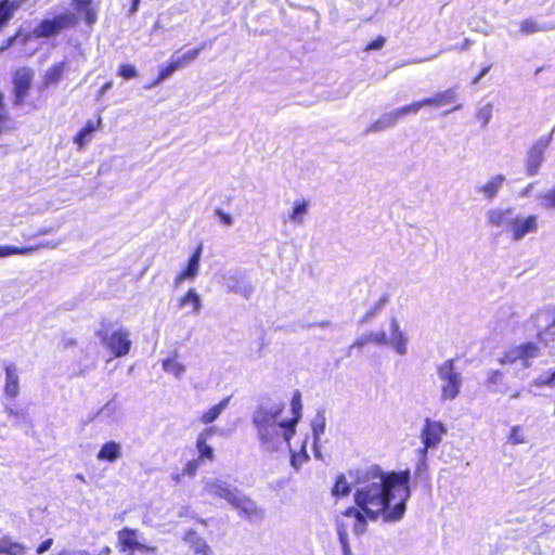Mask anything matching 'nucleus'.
I'll use <instances>...</instances> for the list:
<instances>
[{"mask_svg": "<svg viewBox=\"0 0 555 555\" xmlns=\"http://www.w3.org/2000/svg\"><path fill=\"white\" fill-rule=\"evenodd\" d=\"M215 433V427H208L198 434L196 439V449L198 451L199 462L203 460L212 461L215 457L214 450L207 444V439Z\"/></svg>", "mask_w": 555, "mask_h": 555, "instance_id": "22", "label": "nucleus"}, {"mask_svg": "<svg viewBox=\"0 0 555 555\" xmlns=\"http://www.w3.org/2000/svg\"><path fill=\"white\" fill-rule=\"evenodd\" d=\"M387 301H388V296L384 295L367 311H373L374 315H375L379 310H382L384 308V306L387 304Z\"/></svg>", "mask_w": 555, "mask_h": 555, "instance_id": "55", "label": "nucleus"}, {"mask_svg": "<svg viewBox=\"0 0 555 555\" xmlns=\"http://www.w3.org/2000/svg\"><path fill=\"white\" fill-rule=\"evenodd\" d=\"M487 222L491 227L500 228L515 242L522 241L527 235L538 232V216L522 215L514 207H494L486 214Z\"/></svg>", "mask_w": 555, "mask_h": 555, "instance_id": "3", "label": "nucleus"}, {"mask_svg": "<svg viewBox=\"0 0 555 555\" xmlns=\"http://www.w3.org/2000/svg\"><path fill=\"white\" fill-rule=\"evenodd\" d=\"M457 100L456 92L453 89H448L443 92H438L431 98L424 99L422 101H417L412 103L413 105H417V112L426 105L434 106H443L455 103Z\"/></svg>", "mask_w": 555, "mask_h": 555, "instance_id": "19", "label": "nucleus"}, {"mask_svg": "<svg viewBox=\"0 0 555 555\" xmlns=\"http://www.w3.org/2000/svg\"><path fill=\"white\" fill-rule=\"evenodd\" d=\"M27 0H1L0 1V29L4 27L10 20L14 16V13L24 4Z\"/></svg>", "mask_w": 555, "mask_h": 555, "instance_id": "26", "label": "nucleus"}, {"mask_svg": "<svg viewBox=\"0 0 555 555\" xmlns=\"http://www.w3.org/2000/svg\"><path fill=\"white\" fill-rule=\"evenodd\" d=\"M543 386H546V383H545V377H544V373L540 374L539 376H537L530 384H529V387H528V391L529 392H533V388H540V387H543Z\"/></svg>", "mask_w": 555, "mask_h": 555, "instance_id": "53", "label": "nucleus"}, {"mask_svg": "<svg viewBox=\"0 0 555 555\" xmlns=\"http://www.w3.org/2000/svg\"><path fill=\"white\" fill-rule=\"evenodd\" d=\"M292 410H293V413L295 414V417H297V416L300 417L301 403H300V393L299 392L295 393L292 399Z\"/></svg>", "mask_w": 555, "mask_h": 555, "instance_id": "54", "label": "nucleus"}, {"mask_svg": "<svg viewBox=\"0 0 555 555\" xmlns=\"http://www.w3.org/2000/svg\"><path fill=\"white\" fill-rule=\"evenodd\" d=\"M349 492H350L349 483L347 482L345 476L340 475L336 479V482L332 489V493L335 496H339V495L344 496V495L349 494Z\"/></svg>", "mask_w": 555, "mask_h": 555, "instance_id": "43", "label": "nucleus"}, {"mask_svg": "<svg viewBox=\"0 0 555 555\" xmlns=\"http://www.w3.org/2000/svg\"><path fill=\"white\" fill-rule=\"evenodd\" d=\"M118 75L125 79H131V78L137 77L138 72L134 66L124 64L119 67Z\"/></svg>", "mask_w": 555, "mask_h": 555, "instance_id": "48", "label": "nucleus"}, {"mask_svg": "<svg viewBox=\"0 0 555 555\" xmlns=\"http://www.w3.org/2000/svg\"><path fill=\"white\" fill-rule=\"evenodd\" d=\"M309 212L308 201H297L294 203L292 211L288 214V220L296 224L301 225L305 222V218Z\"/></svg>", "mask_w": 555, "mask_h": 555, "instance_id": "30", "label": "nucleus"}, {"mask_svg": "<svg viewBox=\"0 0 555 555\" xmlns=\"http://www.w3.org/2000/svg\"><path fill=\"white\" fill-rule=\"evenodd\" d=\"M184 541L190 544L195 555H212L210 546L194 530L185 533Z\"/></svg>", "mask_w": 555, "mask_h": 555, "instance_id": "24", "label": "nucleus"}, {"mask_svg": "<svg viewBox=\"0 0 555 555\" xmlns=\"http://www.w3.org/2000/svg\"><path fill=\"white\" fill-rule=\"evenodd\" d=\"M504 181L505 177L503 175H495L485 184L476 186V192L482 194L486 199L491 201L498 195Z\"/></svg>", "mask_w": 555, "mask_h": 555, "instance_id": "23", "label": "nucleus"}, {"mask_svg": "<svg viewBox=\"0 0 555 555\" xmlns=\"http://www.w3.org/2000/svg\"><path fill=\"white\" fill-rule=\"evenodd\" d=\"M309 461V455L305 451V447H302L301 453H293L291 457V464L292 466L298 470L305 463Z\"/></svg>", "mask_w": 555, "mask_h": 555, "instance_id": "45", "label": "nucleus"}, {"mask_svg": "<svg viewBox=\"0 0 555 555\" xmlns=\"http://www.w3.org/2000/svg\"><path fill=\"white\" fill-rule=\"evenodd\" d=\"M410 480L409 469L384 473L378 466H371L356 490L354 502L370 520L382 517L385 522H397L406 511Z\"/></svg>", "mask_w": 555, "mask_h": 555, "instance_id": "1", "label": "nucleus"}, {"mask_svg": "<svg viewBox=\"0 0 555 555\" xmlns=\"http://www.w3.org/2000/svg\"><path fill=\"white\" fill-rule=\"evenodd\" d=\"M230 397L222 399L218 404L211 406L201 416V422L205 425L214 423L221 413L228 408L230 403Z\"/></svg>", "mask_w": 555, "mask_h": 555, "instance_id": "31", "label": "nucleus"}, {"mask_svg": "<svg viewBox=\"0 0 555 555\" xmlns=\"http://www.w3.org/2000/svg\"><path fill=\"white\" fill-rule=\"evenodd\" d=\"M162 366L165 372L175 375L177 378H180L185 372V366L175 359L164 360Z\"/></svg>", "mask_w": 555, "mask_h": 555, "instance_id": "37", "label": "nucleus"}, {"mask_svg": "<svg viewBox=\"0 0 555 555\" xmlns=\"http://www.w3.org/2000/svg\"><path fill=\"white\" fill-rule=\"evenodd\" d=\"M178 69H179V67L171 59L170 63L166 67L160 69L157 79L151 86H149V88H152V87L158 85L159 82H162L163 80L169 78Z\"/></svg>", "mask_w": 555, "mask_h": 555, "instance_id": "44", "label": "nucleus"}, {"mask_svg": "<svg viewBox=\"0 0 555 555\" xmlns=\"http://www.w3.org/2000/svg\"><path fill=\"white\" fill-rule=\"evenodd\" d=\"M20 392L18 374L14 364L5 366L4 393L8 397L15 398Z\"/></svg>", "mask_w": 555, "mask_h": 555, "instance_id": "27", "label": "nucleus"}, {"mask_svg": "<svg viewBox=\"0 0 555 555\" xmlns=\"http://www.w3.org/2000/svg\"><path fill=\"white\" fill-rule=\"evenodd\" d=\"M440 382V400L453 401L457 398L463 386V375L455 369V360L449 359L437 366Z\"/></svg>", "mask_w": 555, "mask_h": 555, "instance_id": "5", "label": "nucleus"}, {"mask_svg": "<svg viewBox=\"0 0 555 555\" xmlns=\"http://www.w3.org/2000/svg\"><path fill=\"white\" fill-rule=\"evenodd\" d=\"M490 68H491V65H489V66H485V67L480 70L479 75H478L476 78H474L473 83H474V85L478 83V82L480 81V79H481L482 77H485V76L489 73Z\"/></svg>", "mask_w": 555, "mask_h": 555, "instance_id": "61", "label": "nucleus"}, {"mask_svg": "<svg viewBox=\"0 0 555 555\" xmlns=\"http://www.w3.org/2000/svg\"><path fill=\"white\" fill-rule=\"evenodd\" d=\"M34 247H15L10 245H0V258L10 257L12 255H28L34 251Z\"/></svg>", "mask_w": 555, "mask_h": 555, "instance_id": "39", "label": "nucleus"}, {"mask_svg": "<svg viewBox=\"0 0 555 555\" xmlns=\"http://www.w3.org/2000/svg\"><path fill=\"white\" fill-rule=\"evenodd\" d=\"M408 335L400 330V325L396 318L390 321V337L388 344L391 346L399 356H404L408 352Z\"/></svg>", "mask_w": 555, "mask_h": 555, "instance_id": "16", "label": "nucleus"}, {"mask_svg": "<svg viewBox=\"0 0 555 555\" xmlns=\"http://www.w3.org/2000/svg\"><path fill=\"white\" fill-rule=\"evenodd\" d=\"M500 377H501L500 371H492V372H490L489 382L496 384Z\"/></svg>", "mask_w": 555, "mask_h": 555, "instance_id": "63", "label": "nucleus"}, {"mask_svg": "<svg viewBox=\"0 0 555 555\" xmlns=\"http://www.w3.org/2000/svg\"><path fill=\"white\" fill-rule=\"evenodd\" d=\"M22 545L8 537L0 538V555H17V552L22 550Z\"/></svg>", "mask_w": 555, "mask_h": 555, "instance_id": "38", "label": "nucleus"}, {"mask_svg": "<svg viewBox=\"0 0 555 555\" xmlns=\"http://www.w3.org/2000/svg\"><path fill=\"white\" fill-rule=\"evenodd\" d=\"M427 453L426 449H417L416 456L417 462L415 465L414 476L416 478L423 479L426 477L428 464H427Z\"/></svg>", "mask_w": 555, "mask_h": 555, "instance_id": "34", "label": "nucleus"}, {"mask_svg": "<svg viewBox=\"0 0 555 555\" xmlns=\"http://www.w3.org/2000/svg\"><path fill=\"white\" fill-rule=\"evenodd\" d=\"M54 555H90V552L82 548H63Z\"/></svg>", "mask_w": 555, "mask_h": 555, "instance_id": "52", "label": "nucleus"}, {"mask_svg": "<svg viewBox=\"0 0 555 555\" xmlns=\"http://www.w3.org/2000/svg\"><path fill=\"white\" fill-rule=\"evenodd\" d=\"M446 434L447 428L441 422L426 418L421 431L422 449H426V452H428L429 449L437 448Z\"/></svg>", "mask_w": 555, "mask_h": 555, "instance_id": "11", "label": "nucleus"}, {"mask_svg": "<svg viewBox=\"0 0 555 555\" xmlns=\"http://www.w3.org/2000/svg\"><path fill=\"white\" fill-rule=\"evenodd\" d=\"M385 38L379 36L377 37L375 40H373L371 43H369L365 48V50L370 51V50H379L384 47L385 44Z\"/></svg>", "mask_w": 555, "mask_h": 555, "instance_id": "56", "label": "nucleus"}, {"mask_svg": "<svg viewBox=\"0 0 555 555\" xmlns=\"http://www.w3.org/2000/svg\"><path fill=\"white\" fill-rule=\"evenodd\" d=\"M66 68V62L62 61L49 67L43 76V81L46 86L57 83Z\"/></svg>", "mask_w": 555, "mask_h": 555, "instance_id": "32", "label": "nucleus"}, {"mask_svg": "<svg viewBox=\"0 0 555 555\" xmlns=\"http://www.w3.org/2000/svg\"><path fill=\"white\" fill-rule=\"evenodd\" d=\"M94 130V124L89 120L87 125L76 134L74 142L79 146V149H82L88 142H90Z\"/></svg>", "mask_w": 555, "mask_h": 555, "instance_id": "36", "label": "nucleus"}, {"mask_svg": "<svg viewBox=\"0 0 555 555\" xmlns=\"http://www.w3.org/2000/svg\"><path fill=\"white\" fill-rule=\"evenodd\" d=\"M178 307L183 309L185 307L192 308V313L197 314L202 310V298L195 288H190L185 295L179 298Z\"/></svg>", "mask_w": 555, "mask_h": 555, "instance_id": "28", "label": "nucleus"}, {"mask_svg": "<svg viewBox=\"0 0 555 555\" xmlns=\"http://www.w3.org/2000/svg\"><path fill=\"white\" fill-rule=\"evenodd\" d=\"M537 199L545 209H555V186L537 195Z\"/></svg>", "mask_w": 555, "mask_h": 555, "instance_id": "41", "label": "nucleus"}, {"mask_svg": "<svg viewBox=\"0 0 555 555\" xmlns=\"http://www.w3.org/2000/svg\"><path fill=\"white\" fill-rule=\"evenodd\" d=\"M553 29H555V23H540L534 18H527L520 23V31L522 35H531Z\"/></svg>", "mask_w": 555, "mask_h": 555, "instance_id": "29", "label": "nucleus"}, {"mask_svg": "<svg viewBox=\"0 0 555 555\" xmlns=\"http://www.w3.org/2000/svg\"><path fill=\"white\" fill-rule=\"evenodd\" d=\"M417 105H405L401 108H397L392 112L383 114L375 122H373L367 132H379L387 128L392 127L400 118L409 115L417 113Z\"/></svg>", "mask_w": 555, "mask_h": 555, "instance_id": "13", "label": "nucleus"}, {"mask_svg": "<svg viewBox=\"0 0 555 555\" xmlns=\"http://www.w3.org/2000/svg\"><path fill=\"white\" fill-rule=\"evenodd\" d=\"M508 441L512 444H521V443H526L527 442L526 437L521 433V429H520L519 426H514L512 428L511 434L508 436Z\"/></svg>", "mask_w": 555, "mask_h": 555, "instance_id": "46", "label": "nucleus"}, {"mask_svg": "<svg viewBox=\"0 0 555 555\" xmlns=\"http://www.w3.org/2000/svg\"><path fill=\"white\" fill-rule=\"evenodd\" d=\"M371 343V339L369 337V333L366 334H362L361 336H359L354 341L353 344L349 347V350H348V356L351 354V351L353 348H362L364 346H366L367 344Z\"/></svg>", "mask_w": 555, "mask_h": 555, "instance_id": "50", "label": "nucleus"}, {"mask_svg": "<svg viewBox=\"0 0 555 555\" xmlns=\"http://www.w3.org/2000/svg\"><path fill=\"white\" fill-rule=\"evenodd\" d=\"M285 404L282 401L266 400L258 404L251 414L260 448L264 452H276L283 444L289 446L291 438L299 416L292 420H280Z\"/></svg>", "mask_w": 555, "mask_h": 555, "instance_id": "2", "label": "nucleus"}, {"mask_svg": "<svg viewBox=\"0 0 555 555\" xmlns=\"http://www.w3.org/2000/svg\"><path fill=\"white\" fill-rule=\"evenodd\" d=\"M326 418L323 411H319L311 422L313 440L320 441L321 436L325 431Z\"/></svg>", "mask_w": 555, "mask_h": 555, "instance_id": "35", "label": "nucleus"}, {"mask_svg": "<svg viewBox=\"0 0 555 555\" xmlns=\"http://www.w3.org/2000/svg\"><path fill=\"white\" fill-rule=\"evenodd\" d=\"M554 131L555 129H553L548 135L538 139V141L528 151L526 157V171L528 176L532 177L539 172L544 160V152L553 139Z\"/></svg>", "mask_w": 555, "mask_h": 555, "instance_id": "10", "label": "nucleus"}, {"mask_svg": "<svg viewBox=\"0 0 555 555\" xmlns=\"http://www.w3.org/2000/svg\"><path fill=\"white\" fill-rule=\"evenodd\" d=\"M493 106L490 103L481 105L476 111V118L481 122L482 127H486L492 118Z\"/></svg>", "mask_w": 555, "mask_h": 555, "instance_id": "42", "label": "nucleus"}, {"mask_svg": "<svg viewBox=\"0 0 555 555\" xmlns=\"http://www.w3.org/2000/svg\"><path fill=\"white\" fill-rule=\"evenodd\" d=\"M345 527L346 524H343V520H337V534L339 542L341 544L343 554L351 555V548L348 542V533Z\"/></svg>", "mask_w": 555, "mask_h": 555, "instance_id": "40", "label": "nucleus"}, {"mask_svg": "<svg viewBox=\"0 0 555 555\" xmlns=\"http://www.w3.org/2000/svg\"><path fill=\"white\" fill-rule=\"evenodd\" d=\"M203 490L206 494L225 500L233 508L237 509L238 513L245 518L261 519L263 517V511L258 507L256 502L250 498L246 496L235 486L222 480L220 478H205L203 480Z\"/></svg>", "mask_w": 555, "mask_h": 555, "instance_id": "4", "label": "nucleus"}, {"mask_svg": "<svg viewBox=\"0 0 555 555\" xmlns=\"http://www.w3.org/2000/svg\"><path fill=\"white\" fill-rule=\"evenodd\" d=\"M222 285L228 292L238 294L245 299H249L254 293V286L245 272L237 269H231L222 275Z\"/></svg>", "mask_w": 555, "mask_h": 555, "instance_id": "9", "label": "nucleus"}, {"mask_svg": "<svg viewBox=\"0 0 555 555\" xmlns=\"http://www.w3.org/2000/svg\"><path fill=\"white\" fill-rule=\"evenodd\" d=\"M546 387L554 388L555 387V369L547 370L544 372Z\"/></svg>", "mask_w": 555, "mask_h": 555, "instance_id": "57", "label": "nucleus"}, {"mask_svg": "<svg viewBox=\"0 0 555 555\" xmlns=\"http://www.w3.org/2000/svg\"><path fill=\"white\" fill-rule=\"evenodd\" d=\"M113 86V82L112 81H108L106 83H104L101 89L99 90L98 92V99H100L101 96H103Z\"/></svg>", "mask_w": 555, "mask_h": 555, "instance_id": "62", "label": "nucleus"}, {"mask_svg": "<svg viewBox=\"0 0 555 555\" xmlns=\"http://www.w3.org/2000/svg\"><path fill=\"white\" fill-rule=\"evenodd\" d=\"M122 456V448L119 442L108 441L104 443L96 454L99 461L115 462Z\"/></svg>", "mask_w": 555, "mask_h": 555, "instance_id": "25", "label": "nucleus"}, {"mask_svg": "<svg viewBox=\"0 0 555 555\" xmlns=\"http://www.w3.org/2000/svg\"><path fill=\"white\" fill-rule=\"evenodd\" d=\"M112 553V548L109 546H104L102 547L96 554H91L90 555H111Z\"/></svg>", "mask_w": 555, "mask_h": 555, "instance_id": "64", "label": "nucleus"}, {"mask_svg": "<svg viewBox=\"0 0 555 555\" xmlns=\"http://www.w3.org/2000/svg\"><path fill=\"white\" fill-rule=\"evenodd\" d=\"M96 417L100 422L106 424H117L122 417L119 403L112 399L107 401L98 412Z\"/></svg>", "mask_w": 555, "mask_h": 555, "instance_id": "20", "label": "nucleus"}, {"mask_svg": "<svg viewBox=\"0 0 555 555\" xmlns=\"http://www.w3.org/2000/svg\"><path fill=\"white\" fill-rule=\"evenodd\" d=\"M79 16L74 12L65 11L52 17L43 18L33 30L36 38L48 39L60 35L63 30L75 28Z\"/></svg>", "mask_w": 555, "mask_h": 555, "instance_id": "6", "label": "nucleus"}, {"mask_svg": "<svg viewBox=\"0 0 555 555\" xmlns=\"http://www.w3.org/2000/svg\"><path fill=\"white\" fill-rule=\"evenodd\" d=\"M201 255H202V245H199L191 258L189 259L186 268L177 275V278L173 281L175 287H179L184 281H193L199 270V261H201Z\"/></svg>", "mask_w": 555, "mask_h": 555, "instance_id": "18", "label": "nucleus"}, {"mask_svg": "<svg viewBox=\"0 0 555 555\" xmlns=\"http://www.w3.org/2000/svg\"><path fill=\"white\" fill-rule=\"evenodd\" d=\"M54 543V540L52 538L46 539L42 541L36 548L37 555H42L46 552H48Z\"/></svg>", "mask_w": 555, "mask_h": 555, "instance_id": "51", "label": "nucleus"}, {"mask_svg": "<svg viewBox=\"0 0 555 555\" xmlns=\"http://www.w3.org/2000/svg\"><path fill=\"white\" fill-rule=\"evenodd\" d=\"M34 73L31 69L22 67L14 75V90L16 102L21 103L26 96L33 80Z\"/></svg>", "mask_w": 555, "mask_h": 555, "instance_id": "17", "label": "nucleus"}, {"mask_svg": "<svg viewBox=\"0 0 555 555\" xmlns=\"http://www.w3.org/2000/svg\"><path fill=\"white\" fill-rule=\"evenodd\" d=\"M533 320L541 341L546 345L555 339V309H544Z\"/></svg>", "mask_w": 555, "mask_h": 555, "instance_id": "12", "label": "nucleus"}, {"mask_svg": "<svg viewBox=\"0 0 555 555\" xmlns=\"http://www.w3.org/2000/svg\"><path fill=\"white\" fill-rule=\"evenodd\" d=\"M102 340L115 357L126 356L130 350L131 340L127 330L119 328L109 336H103Z\"/></svg>", "mask_w": 555, "mask_h": 555, "instance_id": "14", "label": "nucleus"}, {"mask_svg": "<svg viewBox=\"0 0 555 555\" xmlns=\"http://www.w3.org/2000/svg\"><path fill=\"white\" fill-rule=\"evenodd\" d=\"M215 214L219 217L220 221L225 224V225H231L233 220H232V217L222 211L221 209H216Z\"/></svg>", "mask_w": 555, "mask_h": 555, "instance_id": "59", "label": "nucleus"}, {"mask_svg": "<svg viewBox=\"0 0 555 555\" xmlns=\"http://www.w3.org/2000/svg\"><path fill=\"white\" fill-rule=\"evenodd\" d=\"M201 465L199 460H191L189 461L184 468L182 469V475L194 477L198 470V467Z\"/></svg>", "mask_w": 555, "mask_h": 555, "instance_id": "47", "label": "nucleus"}, {"mask_svg": "<svg viewBox=\"0 0 555 555\" xmlns=\"http://www.w3.org/2000/svg\"><path fill=\"white\" fill-rule=\"evenodd\" d=\"M540 354V348L534 343H526L516 347H512L502 358H500L501 364H514L520 362L524 369L531 366V361L538 358Z\"/></svg>", "mask_w": 555, "mask_h": 555, "instance_id": "8", "label": "nucleus"}, {"mask_svg": "<svg viewBox=\"0 0 555 555\" xmlns=\"http://www.w3.org/2000/svg\"><path fill=\"white\" fill-rule=\"evenodd\" d=\"M345 518L352 519V530L354 534L361 535L362 533L365 532L367 526L366 519L369 518L366 517L365 514L362 513L361 509H358L357 507H349L337 520L344 521Z\"/></svg>", "mask_w": 555, "mask_h": 555, "instance_id": "21", "label": "nucleus"}, {"mask_svg": "<svg viewBox=\"0 0 555 555\" xmlns=\"http://www.w3.org/2000/svg\"><path fill=\"white\" fill-rule=\"evenodd\" d=\"M9 128V117L5 109L0 111V134Z\"/></svg>", "mask_w": 555, "mask_h": 555, "instance_id": "58", "label": "nucleus"}, {"mask_svg": "<svg viewBox=\"0 0 555 555\" xmlns=\"http://www.w3.org/2000/svg\"><path fill=\"white\" fill-rule=\"evenodd\" d=\"M369 337L371 339V343H375L377 345L388 344V337L384 331L371 332L369 333Z\"/></svg>", "mask_w": 555, "mask_h": 555, "instance_id": "49", "label": "nucleus"}, {"mask_svg": "<svg viewBox=\"0 0 555 555\" xmlns=\"http://www.w3.org/2000/svg\"><path fill=\"white\" fill-rule=\"evenodd\" d=\"M205 48V44H202L201 47L196 48V49H192V50H189L188 52L179 55L178 52H176L171 59L173 60V62L177 64V66L179 68L183 67V66H186L188 64L194 62L199 52Z\"/></svg>", "mask_w": 555, "mask_h": 555, "instance_id": "33", "label": "nucleus"}, {"mask_svg": "<svg viewBox=\"0 0 555 555\" xmlns=\"http://www.w3.org/2000/svg\"><path fill=\"white\" fill-rule=\"evenodd\" d=\"M473 41L468 38H465L461 44L453 46L448 50H467L472 46Z\"/></svg>", "mask_w": 555, "mask_h": 555, "instance_id": "60", "label": "nucleus"}, {"mask_svg": "<svg viewBox=\"0 0 555 555\" xmlns=\"http://www.w3.org/2000/svg\"><path fill=\"white\" fill-rule=\"evenodd\" d=\"M142 534L137 529L125 527L117 532L119 551L125 555H151L157 552V547L144 544Z\"/></svg>", "mask_w": 555, "mask_h": 555, "instance_id": "7", "label": "nucleus"}, {"mask_svg": "<svg viewBox=\"0 0 555 555\" xmlns=\"http://www.w3.org/2000/svg\"><path fill=\"white\" fill-rule=\"evenodd\" d=\"M75 14L81 15L88 26H93L98 22L99 7L93 0H70Z\"/></svg>", "mask_w": 555, "mask_h": 555, "instance_id": "15", "label": "nucleus"}]
</instances>
